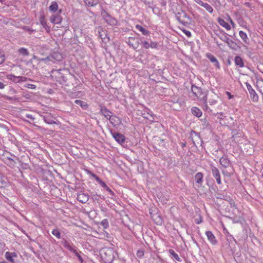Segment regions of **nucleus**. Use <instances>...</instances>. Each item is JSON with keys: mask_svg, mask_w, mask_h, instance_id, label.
I'll return each instance as SVG.
<instances>
[{"mask_svg": "<svg viewBox=\"0 0 263 263\" xmlns=\"http://www.w3.org/2000/svg\"><path fill=\"white\" fill-rule=\"evenodd\" d=\"M192 91L194 95L197 98V99L202 101L205 105L206 109H207L208 106L207 104L206 93L203 92L201 88L195 86H193L192 87Z\"/></svg>", "mask_w": 263, "mask_h": 263, "instance_id": "nucleus-1", "label": "nucleus"}, {"mask_svg": "<svg viewBox=\"0 0 263 263\" xmlns=\"http://www.w3.org/2000/svg\"><path fill=\"white\" fill-rule=\"evenodd\" d=\"M63 70H53L51 71L50 77L52 79L60 84H62L66 81V77L62 72Z\"/></svg>", "mask_w": 263, "mask_h": 263, "instance_id": "nucleus-2", "label": "nucleus"}, {"mask_svg": "<svg viewBox=\"0 0 263 263\" xmlns=\"http://www.w3.org/2000/svg\"><path fill=\"white\" fill-rule=\"evenodd\" d=\"M101 257L106 262H111L113 259L112 251L109 249L104 250L101 254Z\"/></svg>", "mask_w": 263, "mask_h": 263, "instance_id": "nucleus-3", "label": "nucleus"}, {"mask_svg": "<svg viewBox=\"0 0 263 263\" xmlns=\"http://www.w3.org/2000/svg\"><path fill=\"white\" fill-rule=\"evenodd\" d=\"M61 13V10H60L59 13L51 15L49 18L50 22L53 25L60 24L63 20L62 16L60 14Z\"/></svg>", "mask_w": 263, "mask_h": 263, "instance_id": "nucleus-4", "label": "nucleus"}, {"mask_svg": "<svg viewBox=\"0 0 263 263\" xmlns=\"http://www.w3.org/2000/svg\"><path fill=\"white\" fill-rule=\"evenodd\" d=\"M40 24L43 26L45 29L47 33H50L51 31L50 27L48 25L47 21L45 15L42 14H41L39 18Z\"/></svg>", "mask_w": 263, "mask_h": 263, "instance_id": "nucleus-5", "label": "nucleus"}, {"mask_svg": "<svg viewBox=\"0 0 263 263\" xmlns=\"http://www.w3.org/2000/svg\"><path fill=\"white\" fill-rule=\"evenodd\" d=\"M7 78L13 82L15 83H20L22 82H25L27 81V78L25 77H21V76H15L13 74H8L6 76Z\"/></svg>", "mask_w": 263, "mask_h": 263, "instance_id": "nucleus-6", "label": "nucleus"}, {"mask_svg": "<svg viewBox=\"0 0 263 263\" xmlns=\"http://www.w3.org/2000/svg\"><path fill=\"white\" fill-rule=\"evenodd\" d=\"M212 173L213 176L216 179V182L218 184H221V177L219 170L215 166L212 167Z\"/></svg>", "mask_w": 263, "mask_h": 263, "instance_id": "nucleus-7", "label": "nucleus"}, {"mask_svg": "<svg viewBox=\"0 0 263 263\" xmlns=\"http://www.w3.org/2000/svg\"><path fill=\"white\" fill-rule=\"evenodd\" d=\"M108 120H109L110 124L114 127L118 126L121 124V119L115 115H112L110 117Z\"/></svg>", "mask_w": 263, "mask_h": 263, "instance_id": "nucleus-8", "label": "nucleus"}, {"mask_svg": "<svg viewBox=\"0 0 263 263\" xmlns=\"http://www.w3.org/2000/svg\"><path fill=\"white\" fill-rule=\"evenodd\" d=\"M111 135L116 141L119 143L122 144L125 142V138L123 135L116 132L112 133Z\"/></svg>", "mask_w": 263, "mask_h": 263, "instance_id": "nucleus-9", "label": "nucleus"}, {"mask_svg": "<svg viewBox=\"0 0 263 263\" xmlns=\"http://www.w3.org/2000/svg\"><path fill=\"white\" fill-rule=\"evenodd\" d=\"M48 59L51 61H53L55 60L56 61H61L63 59L62 54L59 52H54L52 54L49 56Z\"/></svg>", "mask_w": 263, "mask_h": 263, "instance_id": "nucleus-10", "label": "nucleus"}, {"mask_svg": "<svg viewBox=\"0 0 263 263\" xmlns=\"http://www.w3.org/2000/svg\"><path fill=\"white\" fill-rule=\"evenodd\" d=\"M205 235L208 238V240L212 244L216 245L217 243V241L216 239L215 236L214 235L211 231H206Z\"/></svg>", "mask_w": 263, "mask_h": 263, "instance_id": "nucleus-11", "label": "nucleus"}, {"mask_svg": "<svg viewBox=\"0 0 263 263\" xmlns=\"http://www.w3.org/2000/svg\"><path fill=\"white\" fill-rule=\"evenodd\" d=\"M89 199V196L87 194L85 193H80L78 195L77 200L83 203H86L88 201Z\"/></svg>", "mask_w": 263, "mask_h": 263, "instance_id": "nucleus-12", "label": "nucleus"}, {"mask_svg": "<svg viewBox=\"0 0 263 263\" xmlns=\"http://www.w3.org/2000/svg\"><path fill=\"white\" fill-rule=\"evenodd\" d=\"M195 180L196 183L198 184V186H200L203 183V175L202 173H198L195 175Z\"/></svg>", "mask_w": 263, "mask_h": 263, "instance_id": "nucleus-13", "label": "nucleus"}, {"mask_svg": "<svg viewBox=\"0 0 263 263\" xmlns=\"http://www.w3.org/2000/svg\"><path fill=\"white\" fill-rule=\"evenodd\" d=\"M206 56L212 63H214V65L216 68H217L218 69L220 68L219 63L214 56H213L211 53H207Z\"/></svg>", "mask_w": 263, "mask_h": 263, "instance_id": "nucleus-14", "label": "nucleus"}, {"mask_svg": "<svg viewBox=\"0 0 263 263\" xmlns=\"http://www.w3.org/2000/svg\"><path fill=\"white\" fill-rule=\"evenodd\" d=\"M217 22L220 26L224 28L227 30H231V27L230 25L223 19L218 17L217 18Z\"/></svg>", "mask_w": 263, "mask_h": 263, "instance_id": "nucleus-15", "label": "nucleus"}, {"mask_svg": "<svg viewBox=\"0 0 263 263\" xmlns=\"http://www.w3.org/2000/svg\"><path fill=\"white\" fill-rule=\"evenodd\" d=\"M104 19L106 23H107L109 25L115 26L117 24V21L115 18L112 17L111 16L108 14L104 16Z\"/></svg>", "mask_w": 263, "mask_h": 263, "instance_id": "nucleus-16", "label": "nucleus"}, {"mask_svg": "<svg viewBox=\"0 0 263 263\" xmlns=\"http://www.w3.org/2000/svg\"><path fill=\"white\" fill-rule=\"evenodd\" d=\"M100 113L103 115L106 119H108L112 116L111 112L105 107H101Z\"/></svg>", "mask_w": 263, "mask_h": 263, "instance_id": "nucleus-17", "label": "nucleus"}, {"mask_svg": "<svg viewBox=\"0 0 263 263\" xmlns=\"http://www.w3.org/2000/svg\"><path fill=\"white\" fill-rule=\"evenodd\" d=\"M59 6L56 2H52L51 5L49 7V11L50 12L54 13L58 10Z\"/></svg>", "mask_w": 263, "mask_h": 263, "instance_id": "nucleus-18", "label": "nucleus"}, {"mask_svg": "<svg viewBox=\"0 0 263 263\" xmlns=\"http://www.w3.org/2000/svg\"><path fill=\"white\" fill-rule=\"evenodd\" d=\"M220 164L224 167H228L230 165V160L226 157H221L219 160Z\"/></svg>", "mask_w": 263, "mask_h": 263, "instance_id": "nucleus-19", "label": "nucleus"}, {"mask_svg": "<svg viewBox=\"0 0 263 263\" xmlns=\"http://www.w3.org/2000/svg\"><path fill=\"white\" fill-rule=\"evenodd\" d=\"M249 93L250 98L253 102H257L258 101V96L254 89L250 90Z\"/></svg>", "mask_w": 263, "mask_h": 263, "instance_id": "nucleus-20", "label": "nucleus"}, {"mask_svg": "<svg viewBox=\"0 0 263 263\" xmlns=\"http://www.w3.org/2000/svg\"><path fill=\"white\" fill-rule=\"evenodd\" d=\"M136 28L140 31L143 35H149V31L148 30H146L144 29L142 26H141L140 25H136L135 26Z\"/></svg>", "mask_w": 263, "mask_h": 263, "instance_id": "nucleus-21", "label": "nucleus"}, {"mask_svg": "<svg viewBox=\"0 0 263 263\" xmlns=\"http://www.w3.org/2000/svg\"><path fill=\"white\" fill-rule=\"evenodd\" d=\"M5 257L8 261H11L12 262H14L13 258L14 257H16V255L14 253H13L7 252L5 254Z\"/></svg>", "mask_w": 263, "mask_h": 263, "instance_id": "nucleus-22", "label": "nucleus"}, {"mask_svg": "<svg viewBox=\"0 0 263 263\" xmlns=\"http://www.w3.org/2000/svg\"><path fill=\"white\" fill-rule=\"evenodd\" d=\"M235 65L238 66L239 67H243L244 66V63L242 58L239 56H236L235 58Z\"/></svg>", "mask_w": 263, "mask_h": 263, "instance_id": "nucleus-23", "label": "nucleus"}, {"mask_svg": "<svg viewBox=\"0 0 263 263\" xmlns=\"http://www.w3.org/2000/svg\"><path fill=\"white\" fill-rule=\"evenodd\" d=\"M192 112L194 116L197 117H200L202 115V112L201 110L196 107H193L192 108Z\"/></svg>", "mask_w": 263, "mask_h": 263, "instance_id": "nucleus-24", "label": "nucleus"}, {"mask_svg": "<svg viewBox=\"0 0 263 263\" xmlns=\"http://www.w3.org/2000/svg\"><path fill=\"white\" fill-rule=\"evenodd\" d=\"M74 102L76 104L80 105L83 109H86L88 107V104L81 100H76Z\"/></svg>", "mask_w": 263, "mask_h": 263, "instance_id": "nucleus-25", "label": "nucleus"}, {"mask_svg": "<svg viewBox=\"0 0 263 263\" xmlns=\"http://www.w3.org/2000/svg\"><path fill=\"white\" fill-rule=\"evenodd\" d=\"M136 41L135 38L130 37L128 38V44L131 47H132L134 49H136L138 47V45L136 44V45H134V42Z\"/></svg>", "mask_w": 263, "mask_h": 263, "instance_id": "nucleus-26", "label": "nucleus"}, {"mask_svg": "<svg viewBox=\"0 0 263 263\" xmlns=\"http://www.w3.org/2000/svg\"><path fill=\"white\" fill-rule=\"evenodd\" d=\"M18 53L23 56H28L29 54V51L26 48H21L18 50Z\"/></svg>", "mask_w": 263, "mask_h": 263, "instance_id": "nucleus-27", "label": "nucleus"}, {"mask_svg": "<svg viewBox=\"0 0 263 263\" xmlns=\"http://www.w3.org/2000/svg\"><path fill=\"white\" fill-rule=\"evenodd\" d=\"M239 36L242 39L245 43H247V40H248V36L246 32L243 31H240L239 32Z\"/></svg>", "mask_w": 263, "mask_h": 263, "instance_id": "nucleus-28", "label": "nucleus"}, {"mask_svg": "<svg viewBox=\"0 0 263 263\" xmlns=\"http://www.w3.org/2000/svg\"><path fill=\"white\" fill-rule=\"evenodd\" d=\"M64 246L68 250H69L70 251H71V252H72L73 253H74L76 251V250L75 249H74L72 247V246L70 245V244L68 242H67V241H65V242Z\"/></svg>", "mask_w": 263, "mask_h": 263, "instance_id": "nucleus-29", "label": "nucleus"}, {"mask_svg": "<svg viewBox=\"0 0 263 263\" xmlns=\"http://www.w3.org/2000/svg\"><path fill=\"white\" fill-rule=\"evenodd\" d=\"M202 7H203L209 13H212L213 11L212 7L206 3H204Z\"/></svg>", "mask_w": 263, "mask_h": 263, "instance_id": "nucleus-30", "label": "nucleus"}, {"mask_svg": "<svg viewBox=\"0 0 263 263\" xmlns=\"http://www.w3.org/2000/svg\"><path fill=\"white\" fill-rule=\"evenodd\" d=\"M52 234L54 236H55L57 238H61V233L58 229H53L52 231Z\"/></svg>", "mask_w": 263, "mask_h": 263, "instance_id": "nucleus-31", "label": "nucleus"}, {"mask_svg": "<svg viewBox=\"0 0 263 263\" xmlns=\"http://www.w3.org/2000/svg\"><path fill=\"white\" fill-rule=\"evenodd\" d=\"M169 252L170 253V254L178 261H179L180 260V258L179 257V256L177 254H176L175 251L172 250V249H170L169 250Z\"/></svg>", "mask_w": 263, "mask_h": 263, "instance_id": "nucleus-32", "label": "nucleus"}, {"mask_svg": "<svg viewBox=\"0 0 263 263\" xmlns=\"http://www.w3.org/2000/svg\"><path fill=\"white\" fill-rule=\"evenodd\" d=\"M101 224L103 226L104 229H107L109 226L108 220L106 219H103L101 222Z\"/></svg>", "mask_w": 263, "mask_h": 263, "instance_id": "nucleus-33", "label": "nucleus"}, {"mask_svg": "<svg viewBox=\"0 0 263 263\" xmlns=\"http://www.w3.org/2000/svg\"><path fill=\"white\" fill-rule=\"evenodd\" d=\"M103 30V28L102 27H99L98 28V32H99V37L102 39V40H104L105 39V37L106 36V34H105V36H104V35H103L102 33H101V32H102Z\"/></svg>", "mask_w": 263, "mask_h": 263, "instance_id": "nucleus-34", "label": "nucleus"}, {"mask_svg": "<svg viewBox=\"0 0 263 263\" xmlns=\"http://www.w3.org/2000/svg\"><path fill=\"white\" fill-rule=\"evenodd\" d=\"M158 44L157 42L152 41L149 43V48H157L158 47Z\"/></svg>", "mask_w": 263, "mask_h": 263, "instance_id": "nucleus-35", "label": "nucleus"}, {"mask_svg": "<svg viewBox=\"0 0 263 263\" xmlns=\"http://www.w3.org/2000/svg\"><path fill=\"white\" fill-rule=\"evenodd\" d=\"M5 61V55L3 52L0 51V64L3 63Z\"/></svg>", "mask_w": 263, "mask_h": 263, "instance_id": "nucleus-36", "label": "nucleus"}, {"mask_svg": "<svg viewBox=\"0 0 263 263\" xmlns=\"http://www.w3.org/2000/svg\"><path fill=\"white\" fill-rule=\"evenodd\" d=\"M195 221L196 223L198 224L201 223L203 221L202 216L201 215H199V217L195 219Z\"/></svg>", "mask_w": 263, "mask_h": 263, "instance_id": "nucleus-37", "label": "nucleus"}, {"mask_svg": "<svg viewBox=\"0 0 263 263\" xmlns=\"http://www.w3.org/2000/svg\"><path fill=\"white\" fill-rule=\"evenodd\" d=\"M105 190H106L108 186L101 179L98 182Z\"/></svg>", "mask_w": 263, "mask_h": 263, "instance_id": "nucleus-38", "label": "nucleus"}, {"mask_svg": "<svg viewBox=\"0 0 263 263\" xmlns=\"http://www.w3.org/2000/svg\"><path fill=\"white\" fill-rule=\"evenodd\" d=\"M228 20L231 23L232 27L233 28H235L236 24H235V23L233 22V21L232 20V18H231V17L229 15H228Z\"/></svg>", "mask_w": 263, "mask_h": 263, "instance_id": "nucleus-39", "label": "nucleus"}, {"mask_svg": "<svg viewBox=\"0 0 263 263\" xmlns=\"http://www.w3.org/2000/svg\"><path fill=\"white\" fill-rule=\"evenodd\" d=\"M89 174H90L97 182L99 181V180H100L99 177L96 174L91 173L90 172H89Z\"/></svg>", "mask_w": 263, "mask_h": 263, "instance_id": "nucleus-40", "label": "nucleus"}, {"mask_svg": "<svg viewBox=\"0 0 263 263\" xmlns=\"http://www.w3.org/2000/svg\"><path fill=\"white\" fill-rule=\"evenodd\" d=\"M143 47L145 49L149 48V43L147 41H144L142 42Z\"/></svg>", "mask_w": 263, "mask_h": 263, "instance_id": "nucleus-41", "label": "nucleus"}, {"mask_svg": "<svg viewBox=\"0 0 263 263\" xmlns=\"http://www.w3.org/2000/svg\"><path fill=\"white\" fill-rule=\"evenodd\" d=\"M75 255L77 256L79 260L80 261V262L82 263L83 262V259L81 256L77 252V251L74 253Z\"/></svg>", "mask_w": 263, "mask_h": 263, "instance_id": "nucleus-42", "label": "nucleus"}, {"mask_svg": "<svg viewBox=\"0 0 263 263\" xmlns=\"http://www.w3.org/2000/svg\"><path fill=\"white\" fill-rule=\"evenodd\" d=\"M144 254V252L143 251L139 250L137 252V255L139 257H143Z\"/></svg>", "mask_w": 263, "mask_h": 263, "instance_id": "nucleus-43", "label": "nucleus"}, {"mask_svg": "<svg viewBox=\"0 0 263 263\" xmlns=\"http://www.w3.org/2000/svg\"><path fill=\"white\" fill-rule=\"evenodd\" d=\"M26 87L28 88L32 89H34L36 88V86L35 85H34V84H28L26 86Z\"/></svg>", "mask_w": 263, "mask_h": 263, "instance_id": "nucleus-44", "label": "nucleus"}, {"mask_svg": "<svg viewBox=\"0 0 263 263\" xmlns=\"http://www.w3.org/2000/svg\"><path fill=\"white\" fill-rule=\"evenodd\" d=\"M217 118L220 120L223 119V118L224 117V116H223V114L222 112H218L217 114Z\"/></svg>", "mask_w": 263, "mask_h": 263, "instance_id": "nucleus-45", "label": "nucleus"}, {"mask_svg": "<svg viewBox=\"0 0 263 263\" xmlns=\"http://www.w3.org/2000/svg\"><path fill=\"white\" fill-rule=\"evenodd\" d=\"M182 31L184 33L185 35H186L188 37H190L191 36V33L190 31L183 29Z\"/></svg>", "mask_w": 263, "mask_h": 263, "instance_id": "nucleus-46", "label": "nucleus"}, {"mask_svg": "<svg viewBox=\"0 0 263 263\" xmlns=\"http://www.w3.org/2000/svg\"><path fill=\"white\" fill-rule=\"evenodd\" d=\"M7 182H6L5 181H2L1 182L0 187H6L7 186Z\"/></svg>", "mask_w": 263, "mask_h": 263, "instance_id": "nucleus-47", "label": "nucleus"}, {"mask_svg": "<svg viewBox=\"0 0 263 263\" xmlns=\"http://www.w3.org/2000/svg\"><path fill=\"white\" fill-rule=\"evenodd\" d=\"M194 1L199 5L202 6L203 5V4L204 3L203 1L201 0H194Z\"/></svg>", "mask_w": 263, "mask_h": 263, "instance_id": "nucleus-48", "label": "nucleus"}, {"mask_svg": "<svg viewBox=\"0 0 263 263\" xmlns=\"http://www.w3.org/2000/svg\"><path fill=\"white\" fill-rule=\"evenodd\" d=\"M226 94L228 96L229 99H231L233 98V96L231 95V93L229 91H226Z\"/></svg>", "mask_w": 263, "mask_h": 263, "instance_id": "nucleus-49", "label": "nucleus"}, {"mask_svg": "<svg viewBox=\"0 0 263 263\" xmlns=\"http://www.w3.org/2000/svg\"><path fill=\"white\" fill-rule=\"evenodd\" d=\"M216 103H217V100H215V99H212V100L209 101V103L211 105H214Z\"/></svg>", "mask_w": 263, "mask_h": 263, "instance_id": "nucleus-50", "label": "nucleus"}, {"mask_svg": "<svg viewBox=\"0 0 263 263\" xmlns=\"http://www.w3.org/2000/svg\"><path fill=\"white\" fill-rule=\"evenodd\" d=\"M106 190L110 194L113 195L114 192L112 191V190L109 188L108 187L106 189Z\"/></svg>", "mask_w": 263, "mask_h": 263, "instance_id": "nucleus-51", "label": "nucleus"}, {"mask_svg": "<svg viewBox=\"0 0 263 263\" xmlns=\"http://www.w3.org/2000/svg\"><path fill=\"white\" fill-rule=\"evenodd\" d=\"M6 85H5L3 83L0 82V89H3L5 88Z\"/></svg>", "mask_w": 263, "mask_h": 263, "instance_id": "nucleus-52", "label": "nucleus"}, {"mask_svg": "<svg viewBox=\"0 0 263 263\" xmlns=\"http://www.w3.org/2000/svg\"><path fill=\"white\" fill-rule=\"evenodd\" d=\"M247 88H248V90L249 92H250V90H251V89H253L252 88V87H251V85H250V84H247Z\"/></svg>", "mask_w": 263, "mask_h": 263, "instance_id": "nucleus-53", "label": "nucleus"}, {"mask_svg": "<svg viewBox=\"0 0 263 263\" xmlns=\"http://www.w3.org/2000/svg\"><path fill=\"white\" fill-rule=\"evenodd\" d=\"M58 28H59V27L58 26H55L54 25L53 26L52 29L53 30H58Z\"/></svg>", "mask_w": 263, "mask_h": 263, "instance_id": "nucleus-54", "label": "nucleus"}, {"mask_svg": "<svg viewBox=\"0 0 263 263\" xmlns=\"http://www.w3.org/2000/svg\"><path fill=\"white\" fill-rule=\"evenodd\" d=\"M107 40H108V41H109V37H107Z\"/></svg>", "mask_w": 263, "mask_h": 263, "instance_id": "nucleus-55", "label": "nucleus"}, {"mask_svg": "<svg viewBox=\"0 0 263 263\" xmlns=\"http://www.w3.org/2000/svg\"><path fill=\"white\" fill-rule=\"evenodd\" d=\"M262 177H263V172H262Z\"/></svg>", "mask_w": 263, "mask_h": 263, "instance_id": "nucleus-56", "label": "nucleus"}]
</instances>
